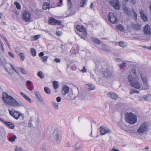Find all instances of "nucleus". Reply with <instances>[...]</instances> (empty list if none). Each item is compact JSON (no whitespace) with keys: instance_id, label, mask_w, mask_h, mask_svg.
Segmentation results:
<instances>
[{"instance_id":"obj_5","label":"nucleus","mask_w":151,"mask_h":151,"mask_svg":"<svg viewBox=\"0 0 151 151\" xmlns=\"http://www.w3.org/2000/svg\"><path fill=\"white\" fill-rule=\"evenodd\" d=\"M117 15L113 13L110 12L108 14V19L112 23L115 24L118 22Z\"/></svg>"},{"instance_id":"obj_43","label":"nucleus","mask_w":151,"mask_h":151,"mask_svg":"<svg viewBox=\"0 0 151 151\" xmlns=\"http://www.w3.org/2000/svg\"><path fill=\"white\" fill-rule=\"evenodd\" d=\"M16 138V136L14 135L12 137H9V139L11 141H14Z\"/></svg>"},{"instance_id":"obj_6","label":"nucleus","mask_w":151,"mask_h":151,"mask_svg":"<svg viewBox=\"0 0 151 151\" xmlns=\"http://www.w3.org/2000/svg\"><path fill=\"white\" fill-rule=\"evenodd\" d=\"M109 3L116 9L119 10L120 8L121 4L119 0H110Z\"/></svg>"},{"instance_id":"obj_39","label":"nucleus","mask_w":151,"mask_h":151,"mask_svg":"<svg viewBox=\"0 0 151 151\" xmlns=\"http://www.w3.org/2000/svg\"><path fill=\"white\" fill-rule=\"evenodd\" d=\"M151 95H146L143 96V98L145 101H149L150 99V97Z\"/></svg>"},{"instance_id":"obj_29","label":"nucleus","mask_w":151,"mask_h":151,"mask_svg":"<svg viewBox=\"0 0 151 151\" xmlns=\"http://www.w3.org/2000/svg\"><path fill=\"white\" fill-rule=\"evenodd\" d=\"M30 51L32 56L35 57L36 56V51L35 49L33 48H31L30 49Z\"/></svg>"},{"instance_id":"obj_38","label":"nucleus","mask_w":151,"mask_h":151,"mask_svg":"<svg viewBox=\"0 0 151 151\" xmlns=\"http://www.w3.org/2000/svg\"><path fill=\"white\" fill-rule=\"evenodd\" d=\"M14 4L16 6V8L18 9H20L21 7L20 5L18 2L15 1L14 3Z\"/></svg>"},{"instance_id":"obj_22","label":"nucleus","mask_w":151,"mask_h":151,"mask_svg":"<svg viewBox=\"0 0 151 151\" xmlns=\"http://www.w3.org/2000/svg\"><path fill=\"white\" fill-rule=\"evenodd\" d=\"M4 124L11 129H14V124L10 122L6 121V122H4Z\"/></svg>"},{"instance_id":"obj_17","label":"nucleus","mask_w":151,"mask_h":151,"mask_svg":"<svg viewBox=\"0 0 151 151\" xmlns=\"http://www.w3.org/2000/svg\"><path fill=\"white\" fill-rule=\"evenodd\" d=\"M103 75L106 78L110 77L111 76V73L109 70L106 69L105 71H104Z\"/></svg>"},{"instance_id":"obj_42","label":"nucleus","mask_w":151,"mask_h":151,"mask_svg":"<svg viewBox=\"0 0 151 151\" xmlns=\"http://www.w3.org/2000/svg\"><path fill=\"white\" fill-rule=\"evenodd\" d=\"M41 58L42 59V61L43 62H45L47 61L48 57L47 56H44Z\"/></svg>"},{"instance_id":"obj_58","label":"nucleus","mask_w":151,"mask_h":151,"mask_svg":"<svg viewBox=\"0 0 151 151\" xmlns=\"http://www.w3.org/2000/svg\"><path fill=\"white\" fill-rule=\"evenodd\" d=\"M28 125L29 126V127H30L31 128L32 127V125L31 121H30L28 123Z\"/></svg>"},{"instance_id":"obj_45","label":"nucleus","mask_w":151,"mask_h":151,"mask_svg":"<svg viewBox=\"0 0 151 151\" xmlns=\"http://www.w3.org/2000/svg\"><path fill=\"white\" fill-rule=\"evenodd\" d=\"M33 40L35 41L38 39L40 37V35H37L35 36H33Z\"/></svg>"},{"instance_id":"obj_49","label":"nucleus","mask_w":151,"mask_h":151,"mask_svg":"<svg viewBox=\"0 0 151 151\" xmlns=\"http://www.w3.org/2000/svg\"><path fill=\"white\" fill-rule=\"evenodd\" d=\"M9 55L12 58H14V55L11 52H9L8 53Z\"/></svg>"},{"instance_id":"obj_27","label":"nucleus","mask_w":151,"mask_h":151,"mask_svg":"<svg viewBox=\"0 0 151 151\" xmlns=\"http://www.w3.org/2000/svg\"><path fill=\"white\" fill-rule=\"evenodd\" d=\"M141 78L143 83L147 82V79L146 76L144 75H141Z\"/></svg>"},{"instance_id":"obj_37","label":"nucleus","mask_w":151,"mask_h":151,"mask_svg":"<svg viewBox=\"0 0 151 151\" xmlns=\"http://www.w3.org/2000/svg\"><path fill=\"white\" fill-rule=\"evenodd\" d=\"M44 91L46 93L50 94V89L47 87H45L44 88Z\"/></svg>"},{"instance_id":"obj_51","label":"nucleus","mask_w":151,"mask_h":151,"mask_svg":"<svg viewBox=\"0 0 151 151\" xmlns=\"http://www.w3.org/2000/svg\"><path fill=\"white\" fill-rule=\"evenodd\" d=\"M87 69H86L85 66L83 67V69L81 70V71L83 73L86 72V71Z\"/></svg>"},{"instance_id":"obj_50","label":"nucleus","mask_w":151,"mask_h":151,"mask_svg":"<svg viewBox=\"0 0 151 151\" xmlns=\"http://www.w3.org/2000/svg\"><path fill=\"white\" fill-rule=\"evenodd\" d=\"M61 98L60 96H58L56 98V100L58 102H60L61 101Z\"/></svg>"},{"instance_id":"obj_44","label":"nucleus","mask_w":151,"mask_h":151,"mask_svg":"<svg viewBox=\"0 0 151 151\" xmlns=\"http://www.w3.org/2000/svg\"><path fill=\"white\" fill-rule=\"evenodd\" d=\"M135 93H136L138 94L139 93V91H138L135 89L133 90L130 91V94L132 95Z\"/></svg>"},{"instance_id":"obj_21","label":"nucleus","mask_w":151,"mask_h":151,"mask_svg":"<svg viewBox=\"0 0 151 151\" xmlns=\"http://www.w3.org/2000/svg\"><path fill=\"white\" fill-rule=\"evenodd\" d=\"M123 9L125 11V14L127 15H129L130 14V11L129 10L128 8H127L126 5H124L123 6Z\"/></svg>"},{"instance_id":"obj_24","label":"nucleus","mask_w":151,"mask_h":151,"mask_svg":"<svg viewBox=\"0 0 151 151\" xmlns=\"http://www.w3.org/2000/svg\"><path fill=\"white\" fill-rule=\"evenodd\" d=\"M87 2V0H81L80 2V6L83 7L86 6Z\"/></svg>"},{"instance_id":"obj_35","label":"nucleus","mask_w":151,"mask_h":151,"mask_svg":"<svg viewBox=\"0 0 151 151\" xmlns=\"http://www.w3.org/2000/svg\"><path fill=\"white\" fill-rule=\"evenodd\" d=\"M119 45L122 47H125L126 46V43L121 41L119 42Z\"/></svg>"},{"instance_id":"obj_32","label":"nucleus","mask_w":151,"mask_h":151,"mask_svg":"<svg viewBox=\"0 0 151 151\" xmlns=\"http://www.w3.org/2000/svg\"><path fill=\"white\" fill-rule=\"evenodd\" d=\"M116 28L117 29L121 30V31H123L124 29L123 25L121 24H118L116 25Z\"/></svg>"},{"instance_id":"obj_10","label":"nucleus","mask_w":151,"mask_h":151,"mask_svg":"<svg viewBox=\"0 0 151 151\" xmlns=\"http://www.w3.org/2000/svg\"><path fill=\"white\" fill-rule=\"evenodd\" d=\"M101 134L104 135L106 133H109L111 132V130L107 127H105L104 126H101L99 128Z\"/></svg>"},{"instance_id":"obj_61","label":"nucleus","mask_w":151,"mask_h":151,"mask_svg":"<svg viewBox=\"0 0 151 151\" xmlns=\"http://www.w3.org/2000/svg\"><path fill=\"white\" fill-rule=\"evenodd\" d=\"M67 98L69 100H71L72 99V98H71V96H70V95H68V96H67Z\"/></svg>"},{"instance_id":"obj_7","label":"nucleus","mask_w":151,"mask_h":151,"mask_svg":"<svg viewBox=\"0 0 151 151\" xmlns=\"http://www.w3.org/2000/svg\"><path fill=\"white\" fill-rule=\"evenodd\" d=\"M9 112L11 116L16 120L18 119L22 116V114L14 109L9 110Z\"/></svg>"},{"instance_id":"obj_26","label":"nucleus","mask_w":151,"mask_h":151,"mask_svg":"<svg viewBox=\"0 0 151 151\" xmlns=\"http://www.w3.org/2000/svg\"><path fill=\"white\" fill-rule=\"evenodd\" d=\"M143 87L144 89L148 90L150 89V86L149 85L147 82L143 83Z\"/></svg>"},{"instance_id":"obj_30","label":"nucleus","mask_w":151,"mask_h":151,"mask_svg":"<svg viewBox=\"0 0 151 151\" xmlns=\"http://www.w3.org/2000/svg\"><path fill=\"white\" fill-rule=\"evenodd\" d=\"M52 103L54 109H57L58 108V104L54 101H52Z\"/></svg>"},{"instance_id":"obj_14","label":"nucleus","mask_w":151,"mask_h":151,"mask_svg":"<svg viewBox=\"0 0 151 151\" xmlns=\"http://www.w3.org/2000/svg\"><path fill=\"white\" fill-rule=\"evenodd\" d=\"M34 93L35 95V98L40 103L43 102V99L39 92L35 91Z\"/></svg>"},{"instance_id":"obj_2","label":"nucleus","mask_w":151,"mask_h":151,"mask_svg":"<svg viewBox=\"0 0 151 151\" xmlns=\"http://www.w3.org/2000/svg\"><path fill=\"white\" fill-rule=\"evenodd\" d=\"M3 99L4 103L14 107H17L20 106L19 103L15 100L12 96L9 95L6 93H4L3 94Z\"/></svg>"},{"instance_id":"obj_9","label":"nucleus","mask_w":151,"mask_h":151,"mask_svg":"<svg viewBox=\"0 0 151 151\" xmlns=\"http://www.w3.org/2000/svg\"><path fill=\"white\" fill-rule=\"evenodd\" d=\"M22 17L24 20L27 21H28L30 19V14L28 11L25 10L23 12Z\"/></svg>"},{"instance_id":"obj_48","label":"nucleus","mask_w":151,"mask_h":151,"mask_svg":"<svg viewBox=\"0 0 151 151\" xmlns=\"http://www.w3.org/2000/svg\"><path fill=\"white\" fill-rule=\"evenodd\" d=\"M0 49L3 52H4V48L3 44L2 43H1L0 45Z\"/></svg>"},{"instance_id":"obj_52","label":"nucleus","mask_w":151,"mask_h":151,"mask_svg":"<svg viewBox=\"0 0 151 151\" xmlns=\"http://www.w3.org/2000/svg\"><path fill=\"white\" fill-rule=\"evenodd\" d=\"M124 64H125L124 63H122L120 64L119 65L120 68L121 69L123 68L124 67Z\"/></svg>"},{"instance_id":"obj_64","label":"nucleus","mask_w":151,"mask_h":151,"mask_svg":"<svg viewBox=\"0 0 151 151\" xmlns=\"http://www.w3.org/2000/svg\"><path fill=\"white\" fill-rule=\"evenodd\" d=\"M91 8L92 9L93 7V3H92L90 6Z\"/></svg>"},{"instance_id":"obj_63","label":"nucleus","mask_w":151,"mask_h":151,"mask_svg":"<svg viewBox=\"0 0 151 151\" xmlns=\"http://www.w3.org/2000/svg\"><path fill=\"white\" fill-rule=\"evenodd\" d=\"M76 148H77L76 149V150H81L82 149H83V148L81 146H79Z\"/></svg>"},{"instance_id":"obj_16","label":"nucleus","mask_w":151,"mask_h":151,"mask_svg":"<svg viewBox=\"0 0 151 151\" xmlns=\"http://www.w3.org/2000/svg\"><path fill=\"white\" fill-rule=\"evenodd\" d=\"M144 32L147 34H150L151 33L150 28L148 24H146L144 28Z\"/></svg>"},{"instance_id":"obj_15","label":"nucleus","mask_w":151,"mask_h":151,"mask_svg":"<svg viewBox=\"0 0 151 151\" xmlns=\"http://www.w3.org/2000/svg\"><path fill=\"white\" fill-rule=\"evenodd\" d=\"M107 96L109 99H111L114 100H116L117 98V95L113 92L108 93Z\"/></svg>"},{"instance_id":"obj_28","label":"nucleus","mask_w":151,"mask_h":151,"mask_svg":"<svg viewBox=\"0 0 151 151\" xmlns=\"http://www.w3.org/2000/svg\"><path fill=\"white\" fill-rule=\"evenodd\" d=\"M42 8L44 10L50 9V4L47 2H45L42 6Z\"/></svg>"},{"instance_id":"obj_41","label":"nucleus","mask_w":151,"mask_h":151,"mask_svg":"<svg viewBox=\"0 0 151 151\" xmlns=\"http://www.w3.org/2000/svg\"><path fill=\"white\" fill-rule=\"evenodd\" d=\"M67 4L68 7V8H69V9L71 7L72 3L71 0H68Z\"/></svg>"},{"instance_id":"obj_62","label":"nucleus","mask_w":151,"mask_h":151,"mask_svg":"<svg viewBox=\"0 0 151 151\" xmlns=\"http://www.w3.org/2000/svg\"><path fill=\"white\" fill-rule=\"evenodd\" d=\"M5 24H6L4 22H2L0 23V25H5Z\"/></svg>"},{"instance_id":"obj_40","label":"nucleus","mask_w":151,"mask_h":151,"mask_svg":"<svg viewBox=\"0 0 151 151\" xmlns=\"http://www.w3.org/2000/svg\"><path fill=\"white\" fill-rule=\"evenodd\" d=\"M19 55L21 59L23 61L25 57L24 54L22 52L20 53L19 54Z\"/></svg>"},{"instance_id":"obj_19","label":"nucleus","mask_w":151,"mask_h":151,"mask_svg":"<svg viewBox=\"0 0 151 151\" xmlns=\"http://www.w3.org/2000/svg\"><path fill=\"white\" fill-rule=\"evenodd\" d=\"M77 30L79 31V32H85L86 31L85 28L83 26H81L79 25H77L76 26Z\"/></svg>"},{"instance_id":"obj_33","label":"nucleus","mask_w":151,"mask_h":151,"mask_svg":"<svg viewBox=\"0 0 151 151\" xmlns=\"http://www.w3.org/2000/svg\"><path fill=\"white\" fill-rule=\"evenodd\" d=\"M91 40L92 41L94 42L95 43L97 44H100V41L99 40L94 38V37H91Z\"/></svg>"},{"instance_id":"obj_12","label":"nucleus","mask_w":151,"mask_h":151,"mask_svg":"<svg viewBox=\"0 0 151 151\" xmlns=\"http://www.w3.org/2000/svg\"><path fill=\"white\" fill-rule=\"evenodd\" d=\"M69 87L66 85H63L62 87V93L64 95H65L68 93L69 90Z\"/></svg>"},{"instance_id":"obj_56","label":"nucleus","mask_w":151,"mask_h":151,"mask_svg":"<svg viewBox=\"0 0 151 151\" xmlns=\"http://www.w3.org/2000/svg\"><path fill=\"white\" fill-rule=\"evenodd\" d=\"M54 61H55L56 63H58L60 62V59L59 58H55Z\"/></svg>"},{"instance_id":"obj_34","label":"nucleus","mask_w":151,"mask_h":151,"mask_svg":"<svg viewBox=\"0 0 151 151\" xmlns=\"http://www.w3.org/2000/svg\"><path fill=\"white\" fill-rule=\"evenodd\" d=\"M21 94L27 101H29V102H31V99L29 98L27 96L25 95L24 93L22 92L20 93Z\"/></svg>"},{"instance_id":"obj_18","label":"nucleus","mask_w":151,"mask_h":151,"mask_svg":"<svg viewBox=\"0 0 151 151\" xmlns=\"http://www.w3.org/2000/svg\"><path fill=\"white\" fill-rule=\"evenodd\" d=\"M78 34L80 36L82 39H85L87 36V32L86 31L82 32H78Z\"/></svg>"},{"instance_id":"obj_23","label":"nucleus","mask_w":151,"mask_h":151,"mask_svg":"<svg viewBox=\"0 0 151 151\" xmlns=\"http://www.w3.org/2000/svg\"><path fill=\"white\" fill-rule=\"evenodd\" d=\"M85 87L90 90H93L95 88V86L93 85L87 84L85 85Z\"/></svg>"},{"instance_id":"obj_13","label":"nucleus","mask_w":151,"mask_h":151,"mask_svg":"<svg viewBox=\"0 0 151 151\" xmlns=\"http://www.w3.org/2000/svg\"><path fill=\"white\" fill-rule=\"evenodd\" d=\"M140 17L144 22H146L148 20L147 15L144 13V11L142 9L139 10Z\"/></svg>"},{"instance_id":"obj_4","label":"nucleus","mask_w":151,"mask_h":151,"mask_svg":"<svg viewBox=\"0 0 151 151\" xmlns=\"http://www.w3.org/2000/svg\"><path fill=\"white\" fill-rule=\"evenodd\" d=\"M148 125L146 123H144L142 124L137 129V133L138 134L141 135L145 132L147 131Z\"/></svg>"},{"instance_id":"obj_11","label":"nucleus","mask_w":151,"mask_h":151,"mask_svg":"<svg viewBox=\"0 0 151 151\" xmlns=\"http://www.w3.org/2000/svg\"><path fill=\"white\" fill-rule=\"evenodd\" d=\"M53 141L55 142L58 143L60 140V132L57 131L54 134L52 139Z\"/></svg>"},{"instance_id":"obj_1","label":"nucleus","mask_w":151,"mask_h":151,"mask_svg":"<svg viewBox=\"0 0 151 151\" xmlns=\"http://www.w3.org/2000/svg\"><path fill=\"white\" fill-rule=\"evenodd\" d=\"M128 79L130 85L137 89H139L141 85L137 78L136 70L132 69L128 76Z\"/></svg>"},{"instance_id":"obj_47","label":"nucleus","mask_w":151,"mask_h":151,"mask_svg":"<svg viewBox=\"0 0 151 151\" xmlns=\"http://www.w3.org/2000/svg\"><path fill=\"white\" fill-rule=\"evenodd\" d=\"M15 151H23V150L19 147H17L15 149Z\"/></svg>"},{"instance_id":"obj_53","label":"nucleus","mask_w":151,"mask_h":151,"mask_svg":"<svg viewBox=\"0 0 151 151\" xmlns=\"http://www.w3.org/2000/svg\"><path fill=\"white\" fill-rule=\"evenodd\" d=\"M131 3L132 4H135L136 3V0H131Z\"/></svg>"},{"instance_id":"obj_54","label":"nucleus","mask_w":151,"mask_h":151,"mask_svg":"<svg viewBox=\"0 0 151 151\" xmlns=\"http://www.w3.org/2000/svg\"><path fill=\"white\" fill-rule=\"evenodd\" d=\"M44 55L43 52H41L39 54V56L40 57H42Z\"/></svg>"},{"instance_id":"obj_57","label":"nucleus","mask_w":151,"mask_h":151,"mask_svg":"<svg viewBox=\"0 0 151 151\" xmlns=\"http://www.w3.org/2000/svg\"><path fill=\"white\" fill-rule=\"evenodd\" d=\"M27 84L29 86H31V82L30 81H28L27 82Z\"/></svg>"},{"instance_id":"obj_46","label":"nucleus","mask_w":151,"mask_h":151,"mask_svg":"<svg viewBox=\"0 0 151 151\" xmlns=\"http://www.w3.org/2000/svg\"><path fill=\"white\" fill-rule=\"evenodd\" d=\"M132 12L133 13L134 16L135 17V20L137 19V13L135 12L134 9L132 10Z\"/></svg>"},{"instance_id":"obj_31","label":"nucleus","mask_w":151,"mask_h":151,"mask_svg":"<svg viewBox=\"0 0 151 151\" xmlns=\"http://www.w3.org/2000/svg\"><path fill=\"white\" fill-rule=\"evenodd\" d=\"M52 83L53 88L55 89H56L58 88L59 84L57 81H53Z\"/></svg>"},{"instance_id":"obj_3","label":"nucleus","mask_w":151,"mask_h":151,"mask_svg":"<svg viewBox=\"0 0 151 151\" xmlns=\"http://www.w3.org/2000/svg\"><path fill=\"white\" fill-rule=\"evenodd\" d=\"M126 122L131 124H135L137 121V117L135 114L132 113H127L125 114Z\"/></svg>"},{"instance_id":"obj_8","label":"nucleus","mask_w":151,"mask_h":151,"mask_svg":"<svg viewBox=\"0 0 151 151\" xmlns=\"http://www.w3.org/2000/svg\"><path fill=\"white\" fill-rule=\"evenodd\" d=\"M48 23L50 24L53 25H60L61 24L60 21L57 20L52 17L49 18Z\"/></svg>"},{"instance_id":"obj_55","label":"nucleus","mask_w":151,"mask_h":151,"mask_svg":"<svg viewBox=\"0 0 151 151\" xmlns=\"http://www.w3.org/2000/svg\"><path fill=\"white\" fill-rule=\"evenodd\" d=\"M10 65L12 68L13 69V70H14L15 72H17V70H15V68L14 66L12 64H11Z\"/></svg>"},{"instance_id":"obj_60","label":"nucleus","mask_w":151,"mask_h":151,"mask_svg":"<svg viewBox=\"0 0 151 151\" xmlns=\"http://www.w3.org/2000/svg\"><path fill=\"white\" fill-rule=\"evenodd\" d=\"M110 151H119L117 149L114 148L113 147Z\"/></svg>"},{"instance_id":"obj_36","label":"nucleus","mask_w":151,"mask_h":151,"mask_svg":"<svg viewBox=\"0 0 151 151\" xmlns=\"http://www.w3.org/2000/svg\"><path fill=\"white\" fill-rule=\"evenodd\" d=\"M37 75L41 79H43L44 78V76L42 71H39L37 73Z\"/></svg>"},{"instance_id":"obj_25","label":"nucleus","mask_w":151,"mask_h":151,"mask_svg":"<svg viewBox=\"0 0 151 151\" xmlns=\"http://www.w3.org/2000/svg\"><path fill=\"white\" fill-rule=\"evenodd\" d=\"M17 69L18 70L20 71L23 74H27V71L25 69L22 68H18Z\"/></svg>"},{"instance_id":"obj_59","label":"nucleus","mask_w":151,"mask_h":151,"mask_svg":"<svg viewBox=\"0 0 151 151\" xmlns=\"http://www.w3.org/2000/svg\"><path fill=\"white\" fill-rule=\"evenodd\" d=\"M56 33L57 35L58 36H60L62 35V33L60 32L59 31L57 32Z\"/></svg>"},{"instance_id":"obj_20","label":"nucleus","mask_w":151,"mask_h":151,"mask_svg":"<svg viewBox=\"0 0 151 151\" xmlns=\"http://www.w3.org/2000/svg\"><path fill=\"white\" fill-rule=\"evenodd\" d=\"M133 27L136 29L137 30H139L141 29L142 25L141 24H133Z\"/></svg>"}]
</instances>
